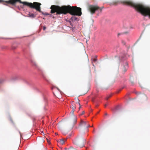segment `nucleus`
Masks as SVG:
<instances>
[{"instance_id":"1","label":"nucleus","mask_w":150,"mask_h":150,"mask_svg":"<svg viewBox=\"0 0 150 150\" xmlns=\"http://www.w3.org/2000/svg\"><path fill=\"white\" fill-rule=\"evenodd\" d=\"M50 9V13H53L56 12V15L66 14L68 13L74 16H81L82 14L81 8L76 6H67L60 7L58 6L52 5L51 6Z\"/></svg>"},{"instance_id":"2","label":"nucleus","mask_w":150,"mask_h":150,"mask_svg":"<svg viewBox=\"0 0 150 150\" xmlns=\"http://www.w3.org/2000/svg\"><path fill=\"white\" fill-rule=\"evenodd\" d=\"M123 4L132 6L144 16L150 17V7L140 3H135L131 0H126L121 1Z\"/></svg>"},{"instance_id":"3","label":"nucleus","mask_w":150,"mask_h":150,"mask_svg":"<svg viewBox=\"0 0 150 150\" xmlns=\"http://www.w3.org/2000/svg\"><path fill=\"white\" fill-rule=\"evenodd\" d=\"M18 2L24 5L27 6L31 8L35 9L37 11L41 12L40 6L41 4L38 2H34L33 3H29L27 2H22L21 0H10L7 2L8 3H10L12 5H14L17 2Z\"/></svg>"},{"instance_id":"4","label":"nucleus","mask_w":150,"mask_h":150,"mask_svg":"<svg viewBox=\"0 0 150 150\" xmlns=\"http://www.w3.org/2000/svg\"><path fill=\"white\" fill-rule=\"evenodd\" d=\"M103 8V6L100 7L97 6L89 5L88 7V9L91 13L93 14L98 9H99L101 12Z\"/></svg>"},{"instance_id":"5","label":"nucleus","mask_w":150,"mask_h":150,"mask_svg":"<svg viewBox=\"0 0 150 150\" xmlns=\"http://www.w3.org/2000/svg\"><path fill=\"white\" fill-rule=\"evenodd\" d=\"M80 126L84 129H87L88 128L90 127V125L87 121H84L81 120L80 124Z\"/></svg>"},{"instance_id":"6","label":"nucleus","mask_w":150,"mask_h":150,"mask_svg":"<svg viewBox=\"0 0 150 150\" xmlns=\"http://www.w3.org/2000/svg\"><path fill=\"white\" fill-rule=\"evenodd\" d=\"M70 107L71 108L72 110H75L76 109V105L74 103V101H72L71 103V104L70 105Z\"/></svg>"},{"instance_id":"7","label":"nucleus","mask_w":150,"mask_h":150,"mask_svg":"<svg viewBox=\"0 0 150 150\" xmlns=\"http://www.w3.org/2000/svg\"><path fill=\"white\" fill-rule=\"evenodd\" d=\"M28 16L31 18H34L36 17V16L33 13H29L28 14Z\"/></svg>"},{"instance_id":"8","label":"nucleus","mask_w":150,"mask_h":150,"mask_svg":"<svg viewBox=\"0 0 150 150\" xmlns=\"http://www.w3.org/2000/svg\"><path fill=\"white\" fill-rule=\"evenodd\" d=\"M10 0H9V1H6L4 2L2 0H0V3H3L5 5H7L8 4H10L12 5V4L10 3H8L7 2V1H9Z\"/></svg>"},{"instance_id":"9","label":"nucleus","mask_w":150,"mask_h":150,"mask_svg":"<svg viewBox=\"0 0 150 150\" xmlns=\"http://www.w3.org/2000/svg\"><path fill=\"white\" fill-rule=\"evenodd\" d=\"M65 141L64 139H59L58 141V142L59 143L62 144H63L64 143Z\"/></svg>"},{"instance_id":"10","label":"nucleus","mask_w":150,"mask_h":150,"mask_svg":"<svg viewBox=\"0 0 150 150\" xmlns=\"http://www.w3.org/2000/svg\"><path fill=\"white\" fill-rule=\"evenodd\" d=\"M73 122L74 123H75L77 121L76 117L75 116H73Z\"/></svg>"},{"instance_id":"11","label":"nucleus","mask_w":150,"mask_h":150,"mask_svg":"<svg viewBox=\"0 0 150 150\" xmlns=\"http://www.w3.org/2000/svg\"><path fill=\"white\" fill-rule=\"evenodd\" d=\"M118 3V1H115L111 3V5H116Z\"/></svg>"},{"instance_id":"12","label":"nucleus","mask_w":150,"mask_h":150,"mask_svg":"<svg viewBox=\"0 0 150 150\" xmlns=\"http://www.w3.org/2000/svg\"><path fill=\"white\" fill-rule=\"evenodd\" d=\"M73 143L74 144L77 145L78 144V140L77 139H76V140H75L73 141Z\"/></svg>"},{"instance_id":"13","label":"nucleus","mask_w":150,"mask_h":150,"mask_svg":"<svg viewBox=\"0 0 150 150\" xmlns=\"http://www.w3.org/2000/svg\"><path fill=\"white\" fill-rule=\"evenodd\" d=\"M75 99H77V100L76 102V103L78 104L79 105H80L79 103L80 100H79V99L78 98H76Z\"/></svg>"},{"instance_id":"14","label":"nucleus","mask_w":150,"mask_h":150,"mask_svg":"<svg viewBox=\"0 0 150 150\" xmlns=\"http://www.w3.org/2000/svg\"><path fill=\"white\" fill-rule=\"evenodd\" d=\"M71 19L73 20H77V18H76V17L75 16H74L72 17L71 18Z\"/></svg>"},{"instance_id":"15","label":"nucleus","mask_w":150,"mask_h":150,"mask_svg":"<svg viewBox=\"0 0 150 150\" xmlns=\"http://www.w3.org/2000/svg\"><path fill=\"white\" fill-rule=\"evenodd\" d=\"M142 97L144 98H146V96L144 94L142 95Z\"/></svg>"},{"instance_id":"16","label":"nucleus","mask_w":150,"mask_h":150,"mask_svg":"<svg viewBox=\"0 0 150 150\" xmlns=\"http://www.w3.org/2000/svg\"><path fill=\"white\" fill-rule=\"evenodd\" d=\"M75 110H71V112H70V114L71 115H73V114H74V112L75 111Z\"/></svg>"},{"instance_id":"17","label":"nucleus","mask_w":150,"mask_h":150,"mask_svg":"<svg viewBox=\"0 0 150 150\" xmlns=\"http://www.w3.org/2000/svg\"><path fill=\"white\" fill-rule=\"evenodd\" d=\"M4 81V79H0V83H1Z\"/></svg>"},{"instance_id":"18","label":"nucleus","mask_w":150,"mask_h":150,"mask_svg":"<svg viewBox=\"0 0 150 150\" xmlns=\"http://www.w3.org/2000/svg\"><path fill=\"white\" fill-rule=\"evenodd\" d=\"M44 14L45 15H51V14H50L49 13H44Z\"/></svg>"},{"instance_id":"19","label":"nucleus","mask_w":150,"mask_h":150,"mask_svg":"<svg viewBox=\"0 0 150 150\" xmlns=\"http://www.w3.org/2000/svg\"><path fill=\"white\" fill-rule=\"evenodd\" d=\"M85 112L84 111H83L82 113L81 114V115H82L84 114Z\"/></svg>"},{"instance_id":"20","label":"nucleus","mask_w":150,"mask_h":150,"mask_svg":"<svg viewBox=\"0 0 150 150\" xmlns=\"http://www.w3.org/2000/svg\"><path fill=\"white\" fill-rule=\"evenodd\" d=\"M46 27H45V26H44L43 27V30H45L46 29Z\"/></svg>"},{"instance_id":"21","label":"nucleus","mask_w":150,"mask_h":150,"mask_svg":"<svg viewBox=\"0 0 150 150\" xmlns=\"http://www.w3.org/2000/svg\"><path fill=\"white\" fill-rule=\"evenodd\" d=\"M97 60V59H96L95 58V59H94L93 60V61L94 62H96V61Z\"/></svg>"},{"instance_id":"22","label":"nucleus","mask_w":150,"mask_h":150,"mask_svg":"<svg viewBox=\"0 0 150 150\" xmlns=\"http://www.w3.org/2000/svg\"><path fill=\"white\" fill-rule=\"evenodd\" d=\"M122 43L124 44L125 45V42L124 41H122Z\"/></svg>"},{"instance_id":"23","label":"nucleus","mask_w":150,"mask_h":150,"mask_svg":"<svg viewBox=\"0 0 150 150\" xmlns=\"http://www.w3.org/2000/svg\"><path fill=\"white\" fill-rule=\"evenodd\" d=\"M34 64L35 66H37V64L36 63H35Z\"/></svg>"},{"instance_id":"24","label":"nucleus","mask_w":150,"mask_h":150,"mask_svg":"<svg viewBox=\"0 0 150 150\" xmlns=\"http://www.w3.org/2000/svg\"><path fill=\"white\" fill-rule=\"evenodd\" d=\"M79 110L80 109V108H81V105H79Z\"/></svg>"},{"instance_id":"25","label":"nucleus","mask_w":150,"mask_h":150,"mask_svg":"<svg viewBox=\"0 0 150 150\" xmlns=\"http://www.w3.org/2000/svg\"><path fill=\"white\" fill-rule=\"evenodd\" d=\"M86 140V139H83V142H85Z\"/></svg>"},{"instance_id":"26","label":"nucleus","mask_w":150,"mask_h":150,"mask_svg":"<svg viewBox=\"0 0 150 150\" xmlns=\"http://www.w3.org/2000/svg\"><path fill=\"white\" fill-rule=\"evenodd\" d=\"M108 105V104H105V107H106L107 105Z\"/></svg>"},{"instance_id":"27","label":"nucleus","mask_w":150,"mask_h":150,"mask_svg":"<svg viewBox=\"0 0 150 150\" xmlns=\"http://www.w3.org/2000/svg\"><path fill=\"white\" fill-rule=\"evenodd\" d=\"M126 65L127 66H128V64H127V63H126Z\"/></svg>"},{"instance_id":"28","label":"nucleus","mask_w":150,"mask_h":150,"mask_svg":"<svg viewBox=\"0 0 150 150\" xmlns=\"http://www.w3.org/2000/svg\"><path fill=\"white\" fill-rule=\"evenodd\" d=\"M108 115V114H107V113H105V115Z\"/></svg>"},{"instance_id":"29","label":"nucleus","mask_w":150,"mask_h":150,"mask_svg":"<svg viewBox=\"0 0 150 150\" xmlns=\"http://www.w3.org/2000/svg\"><path fill=\"white\" fill-rule=\"evenodd\" d=\"M108 98H109V97H108V98H106V99H107H107H108Z\"/></svg>"},{"instance_id":"30","label":"nucleus","mask_w":150,"mask_h":150,"mask_svg":"<svg viewBox=\"0 0 150 150\" xmlns=\"http://www.w3.org/2000/svg\"><path fill=\"white\" fill-rule=\"evenodd\" d=\"M75 100H76V101H77V99H75Z\"/></svg>"}]
</instances>
